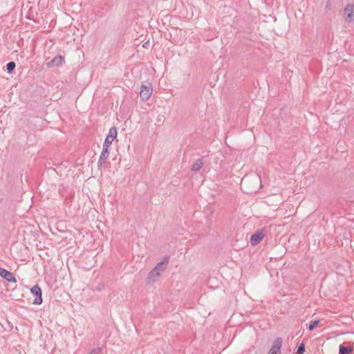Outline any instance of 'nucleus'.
Returning <instances> with one entry per match:
<instances>
[{"label":"nucleus","mask_w":354,"mask_h":354,"mask_svg":"<svg viewBox=\"0 0 354 354\" xmlns=\"http://www.w3.org/2000/svg\"><path fill=\"white\" fill-rule=\"evenodd\" d=\"M169 261V257L165 256L162 260L158 263L154 268L150 271L147 278L148 285L153 284L159 279L162 273L167 269Z\"/></svg>","instance_id":"1"},{"label":"nucleus","mask_w":354,"mask_h":354,"mask_svg":"<svg viewBox=\"0 0 354 354\" xmlns=\"http://www.w3.org/2000/svg\"><path fill=\"white\" fill-rule=\"evenodd\" d=\"M259 182L260 179L257 177L251 178L244 176L241 181V187L245 193L251 194L257 192Z\"/></svg>","instance_id":"2"},{"label":"nucleus","mask_w":354,"mask_h":354,"mask_svg":"<svg viewBox=\"0 0 354 354\" xmlns=\"http://www.w3.org/2000/svg\"><path fill=\"white\" fill-rule=\"evenodd\" d=\"M25 295L29 303L36 305L42 303L41 289H29Z\"/></svg>","instance_id":"3"},{"label":"nucleus","mask_w":354,"mask_h":354,"mask_svg":"<svg viewBox=\"0 0 354 354\" xmlns=\"http://www.w3.org/2000/svg\"><path fill=\"white\" fill-rule=\"evenodd\" d=\"M153 88L152 85L150 83L142 85L140 91V99L145 102L147 101L152 94Z\"/></svg>","instance_id":"4"},{"label":"nucleus","mask_w":354,"mask_h":354,"mask_svg":"<svg viewBox=\"0 0 354 354\" xmlns=\"http://www.w3.org/2000/svg\"><path fill=\"white\" fill-rule=\"evenodd\" d=\"M117 136V129L115 127H111L109 129V132L106 138H105L104 142L103 144L104 147H110L113 140Z\"/></svg>","instance_id":"5"},{"label":"nucleus","mask_w":354,"mask_h":354,"mask_svg":"<svg viewBox=\"0 0 354 354\" xmlns=\"http://www.w3.org/2000/svg\"><path fill=\"white\" fill-rule=\"evenodd\" d=\"M265 236V232L263 230H258L254 234H253L250 237V243L252 245H258L260 241Z\"/></svg>","instance_id":"6"},{"label":"nucleus","mask_w":354,"mask_h":354,"mask_svg":"<svg viewBox=\"0 0 354 354\" xmlns=\"http://www.w3.org/2000/svg\"><path fill=\"white\" fill-rule=\"evenodd\" d=\"M282 345V339L277 338L272 343V345L270 349L268 351V354H281V347Z\"/></svg>","instance_id":"7"},{"label":"nucleus","mask_w":354,"mask_h":354,"mask_svg":"<svg viewBox=\"0 0 354 354\" xmlns=\"http://www.w3.org/2000/svg\"><path fill=\"white\" fill-rule=\"evenodd\" d=\"M0 277L9 282H16V279L13 274L5 268H0Z\"/></svg>","instance_id":"8"},{"label":"nucleus","mask_w":354,"mask_h":354,"mask_svg":"<svg viewBox=\"0 0 354 354\" xmlns=\"http://www.w3.org/2000/svg\"><path fill=\"white\" fill-rule=\"evenodd\" d=\"M346 20L349 22L354 21V4H348L344 8Z\"/></svg>","instance_id":"9"},{"label":"nucleus","mask_w":354,"mask_h":354,"mask_svg":"<svg viewBox=\"0 0 354 354\" xmlns=\"http://www.w3.org/2000/svg\"><path fill=\"white\" fill-rule=\"evenodd\" d=\"M109 147H104L102 149V151L100 154L99 160H98V166H101L105 160L109 158Z\"/></svg>","instance_id":"10"},{"label":"nucleus","mask_w":354,"mask_h":354,"mask_svg":"<svg viewBox=\"0 0 354 354\" xmlns=\"http://www.w3.org/2000/svg\"><path fill=\"white\" fill-rule=\"evenodd\" d=\"M64 57L61 55L55 56L50 62L48 63V67L59 66L64 62Z\"/></svg>","instance_id":"11"},{"label":"nucleus","mask_w":354,"mask_h":354,"mask_svg":"<svg viewBox=\"0 0 354 354\" xmlns=\"http://www.w3.org/2000/svg\"><path fill=\"white\" fill-rule=\"evenodd\" d=\"M203 160L202 158H199L195 160L192 166V170L194 171H199L203 166Z\"/></svg>","instance_id":"12"},{"label":"nucleus","mask_w":354,"mask_h":354,"mask_svg":"<svg viewBox=\"0 0 354 354\" xmlns=\"http://www.w3.org/2000/svg\"><path fill=\"white\" fill-rule=\"evenodd\" d=\"M353 348L351 347H346L344 346H340L339 347V354H348L351 353Z\"/></svg>","instance_id":"13"},{"label":"nucleus","mask_w":354,"mask_h":354,"mask_svg":"<svg viewBox=\"0 0 354 354\" xmlns=\"http://www.w3.org/2000/svg\"><path fill=\"white\" fill-rule=\"evenodd\" d=\"M15 66L16 64L14 62H8L6 65V69L8 71V73H11L14 71Z\"/></svg>","instance_id":"14"},{"label":"nucleus","mask_w":354,"mask_h":354,"mask_svg":"<svg viewBox=\"0 0 354 354\" xmlns=\"http://www.w3.org/2000/svg\"><path fill=\"white\" fill-rule=\"evenodd\" d=\"M319 321L312 322L311 324L308 326V330H313L315 327H317L319 325Z\"/></svg>","instance_id":"15"},{"label":"nucleus","mask_w":354,"mask_h":354,"mask_svg":"<svg viewBox=\"0 0 354 354\" xmlns=\"http://www.w3.org/2000/svg\"><path fill=\"white\" fill-rule=\"evenodd\" d=\"M305 352V346L304 344H301L297 348V353L299 354H303Z\"/></svg>","instance_id":"16"},{"label":"nucleus","mask_w":354,"mask_h":354,"mask_svg":"<svg viewBox=\"0 0 354 354\" xmlns=\"http://www.w3.org/2000/svg\"><path fill=\"white\" fill-rule=\"evenodd\" d=\"M32 288H39V287L38 284H35Z\"/></svg>","instance_id":"17"},{"label":"nucleus","mask_w":354,"mask_h":354,"mask_svg":"<svg viewBox=\"0 0 354 354\" xmlns=\"http://www.w3.org/2000/svg\"><path fill=\"white\" fill-rule=\"evenodd\" d=\"M149 42H146L145 44H143V47L147 48Z\"/></svg>","instance_id":"18"}]
</instances>
